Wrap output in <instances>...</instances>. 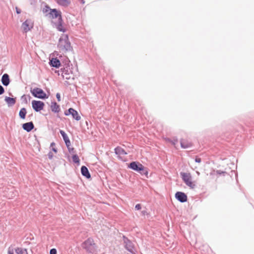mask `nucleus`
<instances>
[{
	"mask_svg": "<svg viewBox=\"0 0 254 254\" xmlns=\"http://www.w3.org/2000/svg\"><path fill=\"white\" fill-rule=\"evenodd\" d=\"M51 8L48 5H46L45 7L43 8L42 11L44 13H47L49 10L51 11Z\"/></svg>",
	"mask_w": 254,
	"mask_h": 254,
	"instance_id": "obj_27",
	"label": "nucleus"
},
{
	"mask_svg": "<svg viewBox=\"0 0 254 254\" xmlns=\"http://www.w3.org/2000/svg\"><path fill=\"white\" fill-rule=\"evenodd\" d=\"M216 173L217 174H218V175H222V174H225L226 172H223V171H221L220 170H217L216 171Z\"/></svg>",
	"mask_w": 254,
	"mask_h": 254,
	"instance_id": "obj_37",
	"label": "nucleus"
},
{
	"mask_svg": "<svg viewBox=\"0 0 254 254\" xmlns=\"http://www.w3.org/2000/svg\"><path fill=\"white\" fill-rule=\"evenodd\" d=\"M115 153L118 155H126L127 154V152L120 146H117L114 149Z\"/></svg>",
	"mask_w": 254,
	"mask_h": 254,
	"instance_id": "obj_20",
	"label": "nucleus"
},
{
	"mask_svg": "<svg viewBox=\"0 0 254 254\" xmlns=\"http://www.w3.org/2000/svg\"><path fill=\"white\" fill-rule=\"evenodd\" d=\"M128 168L137 172L143 170V165L137 161H133L130 163L128 165Z\"/></svg>",
	"mask_w": 254,
	"mask_h": 254,
	"instance_id": "obj_7",
	"label": "nucleus"
},
{
	"mask_svg": "<svg viewBox=\"0 0 254 254\" xmlns=\"http://www.w3.org/2000/svg\"><path fill=\"white\" fill-rule=\"evenodd\" d=\"M22 128L27 132H30L34 128V125L32 122H29L23 124L22 125Z\"/></svg>",
	"mask_w": 254,
	"mask_h": 254,
	"instance_id": "obj_12",
	"label": "nucleus"
},
{
	"mask_svg": "<svg viewBox=\"0 0 254 254\" xmlns=\"http://www.w3.org/2000/svg\"><path fill=\"white\" fill-rule=\"evenodd\" d=\"M58 72L59 75L60 74V72H61L63 77L66 79H69L71 77V71L68 66L61 68L60 70H59Z\"/></svg>",
	"mask_w": 254,
	"mask_h": 254,
	"instance_id": "obj_9",
	"label": "nucleus"
},
{
	"mask_svg": "<svg viewBox=\"0 0 254 254\" xmlns=\"http://www.w3.org/2000/svg\"><path fill=\"white\" fill-rule=\"evenodd\" d=\"M23 98H25V99H26V97H25V95H23L22 97H21V98L23 99Z\"/></svg>",
	"mask_w": 254,
	"mask_h": 254,
	"instance_id": "obj_45",
	"label": "nucleus"
},
{
	"mask_svg": "<svg viewBox=\"0 0 254 254\" xmlns=\"http://www.w3.org/2000/svg\"><path fill=\"white\" fill-rule=\"evenodd\" d=\"M26 113V109L25 108H21L19 112V117L22 119H25Z\"/></svg>",
	"mask_w": 254,
	"mask_h": 254,
	"instance_id": "obj_23",
	"label": "nucleus"
},
{
	"mask_svg": "<svg viewBox=\"0 0 254 254\" xmlns=\"http://www.w3.org/2000/svg\"><path fill=\"white\" fill-rule=\"evenodd\" d=\"M123 241L126 249L132 254H135L136 250L132 242L125 236H123Z\"/></svg>",
	"mask_w": 254,
	"mask_h": 254,
	"instance_id": "obj_3",
	"label": "nucleus"
},
{
	"mask_svg": "<svg viewBox=\"0 0 254 254\" xmlns=\"http://www.w3.org/2000/svg\"><path fill=\"white\" fill-rule=\"evenodd\" d=\"M72 161L75 163H79L80 160L77 154H74L72 156Z\"/></svg>",
	"mask_w": 254,
	"mask_h": 254,
	"instance_id": "obj_26",
	"label": "nucleus"
},
{
	"mask_svg": "<svg viewBox=\"0 0 254 254\" xmlns=\"http://www.w3.org/2000/svg\"><path fill=\"white\" fill-rule=\"evenodd\" d=\"M1 81L2 84L5 86H7L10 83V79L9 76L8 74L4 73L3 74L1 77Z\"/></svg>",
	"mask_w": 254,
	"mask_h": 254,
	"instance_id": "obj_15",
	"label": "nucleus"
},
{
	"mask_svg": "<svg viewBox=\"0 0 254 254\" xmlns=\"http://www.w3.org/2000/svg\"><path fill=\"white\" fill-rule=\"evenodd\" d=\"M135 208L136 210H140L141 208V205L140 204H137L135 206Z\"/></svg>",
	"mask_w": 254,
	"mask_h": 254,
	"instance_id": "obj_35",
	"label": "nucleus"
},
{
	"mask_svg": "<svg viewBox=\"0 0 254 254\" xmlns=\"http://www.w3.org/2000/svg\"><path fill=\"white\" fill-rule=\"evenodd\" d=\"M31 104L33 110L37 112L43 110L45 106L44 103L41 101L33 100Z\"/></svg>",
	"mask_w": 254,
	"mask_h": 254,
	"instance_id": "obj_6",
	"label": "nucleus"
},
{
	"mask_svg": "<svg viewBox=\"0 0 254 254\" xmlns=\"http://www.w3.org/2000/svg\"><path fill=\"white\" fill-rule=\"evenodd\" d=\"M33 26L34 23L32 20L28 19L22 24L21 28L24 32L27 33L33 28Z\"/></svg>",
	"mask_w": 254,
	"mask_h": 254,
	"instance_id": "obj_8",
	"label": "nucleus"
},
{
	"mask_svg": "<svg viewBox=\"0 0 254 254\" xmlns=\"http://www.w3.org/2000/svg\"><path fill=\"white\" fill-rule=\"evenodd\" d=\"M58 3L60 5L67 6L70 4V1L69 0H58Z\"/></svg>",
	"mask_w": 254,
	"mask_h": 254,
	"instance_id": "obj_24",
	"label": "nucleus"
},
{
	"mask_svg": "<svg viewBox=\"0 0 254 254\" xmlns=\"http://www.w3.org/2000/svg\"><path fill=\"white\" fill-rule=\"evenodd\" d=\"M178 142V138L176 137H173L172 139V140H171V144H173V145L175 146L176 144H177Z\"/></svg>",
	"mask_w": 254,
	"mask_h": 254,
	"instance_id": "obj_29",
	"label": "nucleus"
},
{
	"mask_svg": "<svg viewBox=\"0 0 254 254\" xmlns=\"http://www.w3.org/2000/svg\"><path fill=\"white\" fill-rule=\"evenodd\" d=\"M49 17L52 19L58 18V20H60V18H62V12L56 8L51 9V11L49 13Z\"/></svg>",
	"mask_w": 254,
	"mask_h": 254,
	"instance_id": "obj_10",
	"label": "nucleus"
},
{
	"mask_svg": "<svg viewBox=\"0 0 254 254\" xmlns=\"http://www.w3.org/2000/svg\"><path fill=\"white\" fill-rule=\"evenodd\" d=\"M180 144L181 147L184 149L189 148L192 145L190 142L185 139H181L180 141Z\"/></svg>",
	"mask_w": 254,
	"mask_h": 254,
	"instance_id": "obj_17",
	"label": "nucleus"
},
{
	"mask_svg": "<svg viewBox=\"0 0 254 254\" xmlns=\"http://www.w3.org/2000/svg\"><path fill=\"white\" fill-rule=\"evenodd\" d=\"M48 158L50 159H52L53 158V154L52 152H50L48 154Z\"/></svg>",
	"mask_w": 254,
	"mask_h": 254,
	"instance_id": "obj_34",
	"label": "nucleus"
},
{
	"mask_svg": "<svg viewBox=\"0 0 254 254\" xmlns=\"http://www.w3.org/2000/svg\"><path fill=\"white\" fill-rule=\"evenodd\" d=\"M58 47L60 51L63 53L69 52L72 50L67 35H64L60 38Z\"/></svg>",
	"mask_w": 254,
	"mask_h": 254,
	"instance_id": "obj_1",
	"label": "nucleus"
},
{
	"mask_svg": "<svg viewBox=\"0 0 254 254\" xmlns=\"http://www.w3.org/2000/svg\"><path fill=\"white\" fill-rule=\"evenodd\" d=\"M63 20L62 18H60V20H58L57 23L55 24L56 27L58 29V31L61 32H64L65 30L63 27Z\"/></svg>",
	"mask_w": 254,
	"mask_h": 254,
	"instance_id": "obj_19",
	"label": "nucleus"
},
{
	"mask_svg": "<svg viewBox=\"0 0 254 254\" xmlns=\"http://www.w3.org/2000/svg\"><path fill=\"white\" fill-rule=\"evenodd\" d=\"M166 140L168 141V142H169L171 143V140H172V139H170V138H167L166 139Z\"/></svg>",
	"mask_w": 254,
	"mask_h": 254,
	"instance_id": "obj_43",
	"label": "nucleus"
},
{
	"mask_svg": "<svg viewBox=\"0 0 254 254\" xmlns=\"http://www.w3.org/2000/svg\"><path fill=\"white\" fill-rule=\"evenodd\" d=\"M81 3L84 4L85 3V1L84 0H79Z\"/></svg>",
	"mask_w": 254,
	"mask_h": 254,
	"instance_id": "obj_42",
	"label": "nucleus"
},
{
	"mask_svg": "<svg viewBox=\"0 0 254 254\" xmlns=\"http://www.w3.org/2000/svg\"><path fill=\"white\" fill-rule=\"evenodd\" d=\"M4 92V89L3 86L0 85V95H2Z\"/></svg>",
	"mask_w": 254,
	"mask_h": 254,
	"instance_id": "obj_31",
	"label": "nucleus"
},
{
	"mask_svg": "<svg viewBox=\"0 0 254 254\" xmlns=\"http://www.w3.org/2000/svg\"><path fill=\"white\" fill-rule=\"evenodd\" d=\"M71 112H72V111H69V109L68 110L64 112V115H65V116H69V115H71Z\"/></svg>",
	"mask_w": 254,
	"mask_h": 254,
	"instance_id": "obj_33",
	"label": "nucleus"
},
{
	"mask_svg": "<svg viewBox=\"0 0 254 254\" xmlns=\"http://www.w3.org/2000/svg\"><path fill=\"white\" fill-rule=\"evenodd\" d=\"M50 254H57V250L56 249H52L50 252Z\"/></svg>",
	"mask_w": 254,
	"mask_h": 254,
	"instance_id": "obj_32",
	"label": "nucleus"
},
{
	"mask_svg": "<svg viewBox=\"0 0 254 254\" xmlns=\"http://www.w3.org/2000/svg\"><path fill=\"white\" fill-rule=\"evenodd\" d=\"M83 249L89 253H94L96 251V245L91 238H88L82 244Z\"/></svg>",
	"mask_w": 254,
	"mask_h": 254,
	"instance_id": "obj_2",
	"label": "nucleus"
},
{
	"mask_svg": "<svg viewBox=\"0 0 254 254\" xmlns=\"http://www.w3.org/2000/svg\"><path fill=\"white\" fill-rule=\"evenodd\" d=\"M49 64L51 66L56 68H59L61 65L60 60L57 58H53L51 60H50Z\"/></svg>",
	"mask_w": 254,
	"mask_h": 254,
	"instance_id": "obj_13",
	"label": "nucleus"
},
{
	"mask_svg": "<svg viewBox=\"0 0 254 254\" xmlns=\"http://www.w3.org/2000/svg\"><path fill=\"white\" fill-rule=\"evenodd\" d=\"M30 91L32 95L36 98L41 99H45L48 98L47 94L41 88L36 87L33 89L31 90Z\"/></svg>",
	"mask_w": 254,
	"mask_h": 254,
	"instance_id": "obj_4",
	"label": "nucleus"
},
{
	"mask_svg": "<svg viewBox=\"0 0 254 254\" xmlns=\"http://www.w3.org/2000/svg\"><path fill=\"white\" fill-rule=\"evenodd\" d=\"M16 254H28L26 249L18 248L15 249Z\"/></svg>",
	"mask_w": 254,
	"mask_h": 254,
	"instance_id": "obj_25",
	"label": "nucleus"
},
{
	"mask_svg": "<svg viewBox=\"0 0 254 254\" xmlns=\"http://www.w3.org/2000/svg\"><path fill=\"white\" fill-rule=\"evenodd\" d=\"M69 111H72L71 115L72 116V118L74 119L76 121H78L81 119V117L78 115V113L77 111L71 108H69Z\"/></svg>",
	"mask_w": 254,
	"mask_h": 254,
	"instance_id": "obj_21",
	"label": "nucleus"
},
{
	"mask_svg": "<svg viewBox=\"0 0 254 254\" xmlns=\"http://www.w3.org/2000/svg\"><path fill=\"white\" fill-rule=\"evenodd\" d=\"M8 254H13V252L12 251L8 250Z\"/></svg>",
	"mask_w": 254,
	"mask_h": 254,
	"instance_id": "obj_41",
	"label": "nucleus"
},
{
	"mask_svg": "<svg viewBox=\"0 0 254 254\" xmlns=\"http://www.w3.org/2000/svg\"><path fill=\"white\" fill-rule=\"evenodd\" d=\"M54 145H55V143L54 142H52V143H51V146H54Z\"/></svg>",
	"mask_w": 254,
	"mask_h": 254,
	"instance_id": "obj_44",
	"label": "nucleus"
},
{
	"mask_svg": "<svg viewBox=\"0 0 254 254\" xmlns=\"http://www.w3.org/2000/svg\"><path fill=\"white\" fill-rule=\"evenodd\" d=\"M52 150L55 152V153H57V149H56V148H52Z\"/></svg>",
	"mask_w": 254,
	"mask_h": 254,
	"instance_id": "obj_40",
	"label": "nucleus"
},
{
	"mask_svg": "<svg viewBox=\"0 0 254 254\" xmlns=\"http://www.w3.org/2000/svg\"><path fill=\"white\" fill-rule=\"evenodd\" d=\"M180 175L183 180V181L185 182V183L188 186L193 188L194 185L192 184V183L191 182V176L190 174V173H187L185 172H181Z\"/></svg>",
	"mask_w": 254,
	"mask_h": 254,
	"instance_id": "obj_5",
	"label": "nucleus"
},
{
	"mask_svg": "<svg viewBox=\"0 0 254 254\" xmlns=\"http://www.w3.org/2000/svg\"><path fill=\"white\" fill-rule=\"evenodd\" d=\"M51 109L53 112L57 113H59L60 111V106L56 102H52Z\"/></svg>",
	"mask_w": 254,
	"mask_h": 254,
	"instance_id": "obj_22",
	"label": "nucleus"
},
{
	"mask_svg": "<svg viewBox=\"0 0 254 254\" xmlns=\"http://www.w3.org/2000/svg\"><path fill=\"white\" fill-rule=\"evenodd\" d=\"M60 132L63 138V139L65 143L66 147L70 146V141L66 133L63 130H60Z\"/></svg>",
	"mask_w": 254,
	"mask_h": 254,
	"instance_id": "obj_14",
	"label": "nucleus"
},
{
	"mask_svg": "<svg viewBox=\"0 0 254 254\" xmlns=\"http://www.w3.org/2000/svg\"><path fill=\"white\" fill-rule=\"evenodd\" d=\"M81 173L83 176L85 177L87 179H89L91 178V175L88 171V169L85 166H82L81 167Z\"/></svg>",
	"mask_w": 254,
	"mask_h": 254,
	"instance_id": "obj_16",
	"label": "nucleus"
},
{
	"mask_svg": "<svg viewBox=\"0 0 254 254\" xmlns=\"http://www.w3.org/2000/svg\"><path fill=\"white\" fill-rule=\"evenodd\" d=\"M195 161L197 163H200L201 161V159L200 158L196 157L195 159Z\"/></svg>",
	"mask_w": 254,
	"mask_h": 254,
	"instance_id": "obj_38",
	"label": "nucleus"
},
{
	"mask_svg": "<svg viewBox=\"0 0 254 254\" xmlns=\"http://www.w3.org/2000/svg\"><path fill=\"white\" fill-rule=\"evenodd\" d=\"M68 151L71 153H74V149L73 147H70V146H68V147H67Z\"/></svg>",
	"mask_w": 254,
	"mask_h": 254,
	"instance_id": "obj_30",
	"label": "nucleus"
},
{
	"mask_svg": "<svg viewBox=\"0 0 254 254\" xmlns=\"http://www.w3.org/2000/svg\"><path fill=\"white\" fill-rule=\"evenodd\" d=\"M16 11L17 14H20L21 12V10L17 7H16Z\"/></svg>",
	"mask_w": 254,
	"mask_h": 254,
	"instance_id": "obj_39",
	"label": "nucleus"
},
{
	"mask_svg": "<svg viewBox=\"0 0 254 254\" xmlns=\"http://www.w3.org/2000/svg\"><path fill=\"white\" fill-rule=\"evenodd\" d=\"M175 197L181 202H185L187 201V195L183 192H177L175 194Z\"/></svg>",
	"mask_w": 254,
	"mask_h": 254,
	"instance_id": "obj_11",
	"label": "nucleus"
},
{
	"mask_svg": "<svg viewBox=\"0 0 254 254\" xmlns=\"http://www.w3.org/2000/svg\"><path fill=\"white\" fill-rule=\"evenodd\" d=\"M56 97H57V99L58 101H61V95H60V94L59 93H57L56 94Z\"/></svg>",
	"mask_w": 254,
	"mask_h": 254,
	"instance_id": "obj_36",
	"label": "nucleus"
},
{
	"mask_svg": "<svg viewBox=\"0 0 254 254\" xmlns=\"http://www.w3.org/2000/svg\"><path fill=\"white\" fill-rule=\"evenodd\" d=\"M138 172L139 173L142 175H145V176H147L148 175V172L146 170V168H145L144 166H143V170H142L141 171H138Z\"/></svg>",
	"mask_w": 254,
	"mask_h": 254,
	"instance_id": "obj_28",
	"label": "nucleus"
},
{
	"mask_svg": "<svg viewBox=\"0 0 254 254\" xmlns=\"http://www.w3.org/2000/svg\"><path fill=\"white\" fill-rule=\"evenodd\" d=\"M4 101L7 103L8 107L13 106L16 103V98H11L6 96Z\"/></svg>",
	"mask_w": 254,
	"mask_h": 254,
	"instance_id": "obj_18",
	"label": "nucleus"
}]
</instances>
